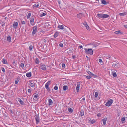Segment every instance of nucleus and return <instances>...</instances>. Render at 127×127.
Segmentation results:
<instances>
[{"label":"nucleus","instance_id":"nucleus-1","mask_svg":"<svg viewBox=\"0 0 127 127\" xmlns=\"http://www.w3.org/2000/svg\"><path fill=\"white\" fill-rule=\"evenodd\" d=\"M85 51V53L86 54H90V55H92L93 53V51L91 49H88L86 48L84 49Z\"/></svg>","mask_w":127,"mask_h":127},{"label":"nucleus","instance_id":"nucleus-2","mask_svg":"<svg viewBox=\"0 0 127 127\" xmlns=\"http://www.w3.org/2000/svg\"><path fill=\"white\" fill-rule=\"evenodd\" d=\"M51 83V81H48L45 84V87L47 89V91L49 92H50V89L49 87V86Z\"/></svg>","mask_w":127,"mask_h":127},{"label":"nucleus","instance_id":"nucleus-3","mask_svg":"<svg viewBox=\"0 0 127 127\" xmlns=\"http://www.w3.org/2000/svg\"><path fill=\"white\" fill-rule=\"evenodd\" d=\"M113 103V100L111 99H109L106 103L105 105L107 106H110Z\"/></svg>","mask_w":127,"mask_h":127},{"label":"nucleus","instance_id":"nucleus-4","mask_svg":"<svg viewBox=\"0 0 127 127\" xmlns=\"http://www.w3.org/2000/svg\"><path fill=\"white\" fill-rule=\"evenodd\" d=\"M119 64L117 62H115L113 64L112 66L113 67H114L115 68H117L119 67Z\"/></svg>","mask_w":127,"mask_h":127},{"label":"nucleus","instance_id":"nucleus-5","mask_svg":"<svg viewBox=\"0 0 127 127\" xmlns=\"http://www.w3.org/2000/svg\"><path fill=\"white\" fill-rule=\"evenodd\" d=\"M33 30L32 32V33L33 35H34L35 34L37 31V26H34L33 27Z\"/></svg>","mask_w":127,"mask_h":127},{"label":"nucleus","instance_id":"nucleus-6","mask_svg":"<svg viewBox=\"0 0 127 127\" xmlns=\"http://www.w3.org/2000/svg\"><path fill=\"white\" fill-rule=\"evenodd\" d=\"M41 67L43 70H45L46 69V67L45 65L43 64H40Z\"/></svg>","mask_w":127,"mask_h":127},{"label":"nucleus","instance_id":"nucleus-7","mask_svg":"<svg viewBox=\"0 0 127 127\" xmlns=\"http://www.w3.org/2000/svg\"><path fill=\"white\" fill-rule=\"evenodd\" d=\"M35 120L36 121V123L38 124L39 122V115L38 114H36L35 115Z\"/></svg>","mask_w":127,"mask_h":127},{"label":"nucleus","instance_id":"nucleus-8","mask_svg":"<svg viewBox=\"0 0 127 127\" xmlns=\"http://www.w3.org/2000/svg\"><path fill=\"white\" fill-rule=\"evenodd\" d=\"M34 18L33 17H31V19L30 20V23L31 25H34Z\"/></svg>","mask_w":127,"mask_h":127},{"label":"nucleus","instance_id":"nucleus-9","mask_svg":"<svg viewBox=\"0 0 127 127\" xmlns=\"http://www.w3.org/2000/svg\"><path fill=\"white\" fill-rule=\"evenodd\" d=\"M77 16L78 18L81 19L83 17V15L82 13H79L77 15Z\"/></svg>","mask_w":127,"mask_h":127},{"label":"nucleus","instance_id":"nucleus-10","mask_svg":"<svg viewBox=\"0 0 127 127\" xmlns=\"http://www.w3.org/2000/svg\"><path fill=\"white\" fill-rule=\"evenodd\" d=\"M18 101L22 105H24V101H22L20 98H18Z\"/></svg>","mask_w":127,"mask_h":127},{"label":"nucleus","instance_id":"nucleus-11","mask_svg":"<svg viewBox=\"0 0 127 127\" xmlns=\"http://www.w3.org/2000/svg\"><path fill=\"white\" fill-rule=\"evenodd\" d=\"M80 86V85L79 84V83H77V86L76 87V89L77 92H79Z\"/></svg>","mask_w":127,"mask_h":127},{"label":"nucleus","instance_id":"nucleus-12","mask_svg":"<svg viewBox=\"0 0 127 127\" xmlns=\"http://www.w3.org/2000/svg\"><path fill=\"white\" fill-rule=\"evenodd\" d=\"M107 120V118L106 117L102 119V121L104 125H105L106 124Z\"/></svg>","mask_w":127,"mask_h":127},{"label":"nucleus","instance_id":"nucleus-13","mask_svg":"<svg viewBox=\"0 0 127 127\" xmlns=\"http://www.w3.org/2000/svg\"><path fill=\"white\" fill-rule=\"evenodd\" d=\"M18 25V23L17 22H15L14 23L13 25V27L15 28H17V27Z\"/></svg>","mask_w":127,"mask_h":127},{"label":"nucleus","instance_id":"nucleus-14","mask_svg":"<svg viewBox=\"0 0 127 127\" xmlns=\"http://www.w3.org/2000/svg\"><path fill=\"white\" fill-rule=\"evenodd\" d=\"M97 16L98 18L103 19V14H97Z\"/></svg>","mask_w":127,"mask_h":127},{"label":"nucleus","instance_id":"nucleus-15","mask_svg":"<svg viewBox=\"0 0 127 127\" xmlns=\"http://www.w3.org/2000/svg\"><path fill=\"white\" fill-rule=\"evenodd\" d=\"M48 105H51L53 103V102L52 100L51 99H48Z\"/></svg>","mask_w":127,"mask_h":127},{"label":"nucleus","instance_id":"nucleus-16","mask_svg":"<svg viewBox=\"0 0 127 127\" xmlns=\"http://www.w3.org/2000/svg\"><path fill=\"white\" fill-rule=\"evenodd\" d=\"M2 63L4 64H8V63L6 60L5 58H3L2 59Z\"/></svg>","mask_w":127,"mask_h":127},{"label":"nucleus","instance_id":"nucleus-17","mask_svg":"<svg viewBox=\"0 0 127 127\" xmlns=\"http://www.w3.org/2000/svg\"><path fill=\"white\" fill-rule=\"evenodd\" d=\"M26 76L28 77L29 78L31 76V72H29L27 73Z\"/></svg>","mask_w":127,"mask_h":127},{"label":"nucleus","instance_id":"nucleus-18","mask_svg":"<svg viewBox=\"0 0 127 127\" xmlns=\"http://www.w3.org/2000/svg\"><path fill=\"white\" fill-rule=\"evenodd\" d=\"M68 88L67 86L64 85L63 87V90L64 91H66Z\"/></svg>","mask_w":127,"mask_h":127},{"label":"nucleus","instance_id":"nucleus-19","mask_svg":"<svg viewBox=\"0 0 127 127\" xmlns=\"http://www.w3.org/2000/svg\"><path fill=\"white\" fill-rule=\"evenodd\" d=\"M20 79V78L19 77H17V78L16 80H15V84H17L18 82L19 81Z\"/></svg>","mask_w":127,"mask_h":127},{"label":"nucleus","instance_id":"nucleus-20","mask_svg":"<svg viewBox=\"0 0 127 127\" xmlns=\"http://www.w3.org/2000/svg\"><path fill=\"white\" fill-rule=\"evenodd\" d=\"M84 112L83 110H81L80 112V115L81 116H83L84 115Z\"/></svg>","mask_w":127,"mask_h":127},{"label":"nucleus","instance_id":"nucleus-21","mask_svg":"<svg viewBox=\"0 0 127 127\" xmlns=\"http://www.w3.org/2000/svg\"><path fill=\"white\" fill-rule=\"evenodd\" d=\"M59 33L58 31H56L55 32V33L54 34V36L55 38L57 37Z\"/></svg>","mask_w":127,"mask_h":127},{"label":"nucleus","instance_id":"nucleus-22","mask_svg":"<svg viewBox=\"0 0 127 127\" xmlns=\"http://www.w3.org/2000/svg\"><path fill=\"white\" fill-rule=\"evenodd\" d=\"M89 121L90 124H92L95 123L96 122V121L93 119L92 120H89Z\"/></svg>","mask_w":127,"mask_h":127},{"label":"nucleus","instance_id":"nucleus-23","mask_svg":"<svg viewBox=\"0 0 127 127\" xmlns=\"http://www.w3.org/2000/svg\"><path fill=\"white\" fill-rule=\"evenodd\" d=\"M109 16V15L108 14H103V19L108 17Z\"/></svg>","mask_w":127,"mask_h":127},{"label":"nucleus","instance_id":"nucleus-24","mask_svg":"<svg viewBox=\"0 0 127 127\" xmlns=\"http://www.w3.org/2000/svg\"><path fill=\"white\" fill-rule=\"evenodd\" d=\"M58 28L61 29H63L64 28V26L62 25H59Z\"/></svg>","mask_w":127,"mask_h":127},{"label":"nucleus","instance_id":"nucleus-25","mask_svg":"<svg viewBox=\"0 0 127 127\" xmlns=\"http://www.w3.org/2000/svg\"><path fill=\"white\" fill-rule=\"evenodd\" d=\"M7 40L9 42H11V37L10 36H8L7 38Z\"/></svg>","mask_w":127,"mask_h":127},{"label":"nucleus","instance_id":"nucleus-26","mask_svg":"<svg viewBox=\"0 0 127 127\" xmlns=\"http://www.w3.org/2000/svg\"><path fill=\"white\" fill-rule=\"evenodd\" d=\"M127 14L126 12H124L123 13H121L119 14V15L121 16H124Z\"/></svg>","mask_w":127,"mask_h":127},{"label":"nucleus","instance_id":"nucleus-27","mask_svg":"<svg viewBox=\"0 0 127 127\" xmlns=\"http://www.w3.org/2000/svg\"><path fill=\"white\" fill-rule=\"evenodd\" d=\"M101 3L104 5H106L107 3L105 0H102Z\"/></svg>","mask_w":127,"mask_h":127},{"label":"nucleus","instance_id":"nucleus-28","mask_svg":"<svg viewBox=\"0 0 127 127\" xmlns=\"http://www.w3.org/2000/svg\"><path fill=\"white\" fill-rule=\"evenodd\" d=\"M68 110L69 112L70 113H72L73 111V109L71 108L70 107L68 108Z\"/></svg>","mask_w":127,"mask_h":127},{"label":"nucleus","instance_id":"nucleus-29","mask_svg":"<svg viewBox=\"0 0 127 127\" xmlns=\"http://www.w3.org/2000/svg\"><path fill=\"white\" fill-rule=\"evenodd\" d=\"M28 85H30L31 87H33L34 85V84L33 83L31 82H29L28 84Z\"/></svg>","mask_w":127,"mask_h":127},{"label":"nucleus","instance_id":"nucleus-30","mask_svg":"<svg viewBox=\"0 0 127 127\" xmlns=\"http://www.w3.org/2000/svg\"><path fill=\"white\" fill-rule=\"evenodd\" d=\"M114 33L116 34L122 33L120 31V30L116 31L114 32Z\"/></svg>","mask_w":127,"mask_h":127},{"label":"nucleus","instance_id":"nucleus-31","mask_svg":"<svg viewBox=\"0 0 127 127\" xmlns=\"http://www.w3.org/2000/svg\"><path fill=\"white\" fill-rule=\"evenodd\" d=\"M112 73L113 77H116L117 76V74L115 72L113 71L112 72Z\"/></svg>","mask_w":127,"mask_h":127},{"label":"nucleus","instance_id":"nucleus-32","mask_svg":"<svg viewBox=\"0 0 127 127\" xmlns=\"http://www.w3.org/2000/svg\"><path fill=\"white\" fill-rule=\"evenodd\" d=\"M39 5V3H38L37 4H35L33 5V7H34L36 8L38 7Z\"/></svg>","mask_w":127,"mask_h":127},{"label":"nucleus","instance_id":"nucleus-33","mask_svg":"<svg viewBox=\"0 0 127 127\" xmlns=\"http://www.w3.org/2000/svg\"><path fill=\"white\" fill-rule=\"evenodd\" d=\"M39 59L38 58H36L35 60V63L36 64H38L39 63Z\"/></svg>","mask_w":127,"mask_h":127},{"label":"nucleus","instance_id":"nucleus-34","mask_svg":"<svg viewBox=\"0 0 127 127\" xmlns=\"http://www.w3.org/2000/svg\"><path fill=\"white\" fill-rule=\"evenodd\" d=\"M46 14L45 13H42V14L40 15V16L41 17H42L46 15Z\"/></svg>","mask_w":127,"mask_h":127},{"label":"nucleus","instance_id":"nucleus-35","mask_svg":"<svg viewBox=\"0 0 127 127\" xmlns=\"http://www.w3.org/2000/svg\"><path fill=\"white\" fill-rule=\"evenodd\" d=\"M98 92H95V95H94L95 97L96 98L98 96Z\"/></svg>","mask_w":127,"mask_h":127},{"label":"nucleus","instance_id":"nucleus-36","mask_svg":"<svg viewBox=\"0 0 127 127\" xmlns=\"http://www.w3.org/2000/svg\"><path fill=\"white\" fill-rule=\"evenodd\" d=\"M62 67L63 68H65V64L64 63H63L62 64Z\"/></svg>","mask_w":127,"mask_h":127},{"label":"nucleus","instance_id":"nucleus-37","mask_svg":"<svg viewBox=\"0 0 127 127\" xmlns=\"http://www.w3.org/2000/svg\"><path fill=\"white\" fill-rule=\"evenodd\" d=\"M31 13H29L28 14L27 16V18L28 19L30 18V17L31 15Z\"/></svg>","mask_w":127,"mask_h":127},{"label":"nucleus","instance_id":"nucleus-38","mask_svg":"<svg viewBox=\"0 0 127 127\" xmlns=\"http://www.w3.org/2000/svg\"><path fill=\"white\" fill-rule=\"evenodd\" d=\"M33 48V46L32 45H30L29 46V49L30 51L32 50Z\"/></svg>","mask_w":127,"mask_h":127},{"label":"nucleus","instance_id":"nucleus-39","mask_svg":"<svg viewBox=\"0 0 127 127\" xmlns=\"http://www.w3.org/2000/svg\"><path fill=\"white\" fill-rule=\"evenodd\" d=\"M83 25L85 26L86 27V26L87 25H88L87 23L86 22H84L83 23Z\"/></svg>","mask_w":127,"mask_h":127},{"label":"nucleus","instance_id":"nucleus-40","mask_svg":"<svg viewBox=\"0 0 127 127\" xmlns=\"http://www.w3.org/2000/svg\"><path fill=\"white\" fill-rule=\"evenodd\" d=\"M20 66L22 68H23L24 67V64L23 63H21L20 64Z\"/></svg>","mask_w":127,"mask_h":127},{"label":"nucleus","instance_id":"nucleus-41","mask_svg":"<svg viewBox=\"0 0 127 127\" xmlns=\"http://www.w3.org/2000/svg\"><path fill=\"white\" fill-rule=\"evenodd\" d=\"M38 96L39 95H38V94H36L34 95V97L35 98H37Z\"/></svg>","mask_w":127,"mask_h":127},{"label":"nucleus","instance_id":"nucleus-42","mask_svg":"<svg viewBox=\"0 0 127 127\" xmlns=\"http://www.w3.org/2000/svg\"><path fill=\"white\" fill-rule=\"evenodd\" d=\"M58 87L57 86H55L54 88V89L56 90H57L58 89Z\"/></svg>","mask_w":127,"mask_h":127},{"label":"nucleus","instance_id":"nucleus-43","mask_svg":"<svg viewBox=\"0 0 127 127\" xmlns=\"http://www.w3.org/2000/svg\"><path fill=\"white\" fill-rule=\"evenodd\" d=\"M1 69L3 72L4 73L5 72V69L3 67H2L1 68Z\"/></svg>","mask_w":127,"mask_h":127},{"label":"nucleus","instance_id":"nucleus-44","mask_svg":"<svg viewBox=\"0 0 127 127\" xmlns=\"http://www.w3.org/2000/svg\"><path fill=\"white\" fill-rule=\"evenodd\" d=\"M59 46L61 47H63V45L62 43H60L59 44Z\"/></svg>","mask_w":127,"mask_h":127},{"label":"nucleus","instance_id":"nucleus-45","mask_svg":"<svg viewBox=\"0 0 127 127\" xmlns=\"http://www.w3.org/2000/svg\"><path fill=\"white\" fill-rule=\"evenodd\" d=\"M87 29L88 30H90V28L89 26H88V25H87L86 26V27Z\"/></svg>","mask_w":127,"mask_h":127},{"label":"nucleus","instance_id":"nucleus-46","mask_svg":"<svg viewBox=\"0 0 127 127\" xmlns=\"http://www.w3.org/2000/svg\"><path fill=\"white\" fill-rule=\"evenodd\" d=\"M125 120V117H122V118L121 119V120L122 121V122L123 121H124Z\"/></svg>","mask_w":127,"mask_h":127},{"label":"nucleus","instance_id":"nucleus-47","mask_svg":"<svg viewBox=\"0 0 127 127\" xmlns=\"http://www.w3.org/2000/svg\"><path fill=\"white\" fill-rule=\"evenodd\" d=\"M9 111H10V112L11 113L13 114V113H14V112L12 110V109H10L9 110Z\"/></svg>","mask_w":127,"mask_h":127},{"label":"nucleus","instance_id":"nucleus-48","mask_svg":"<svg viewBox=\"0 0 127 127\" xmlns=\"http://www.w3.org/2000/svg\"><path fill=\"white\" fill-rule=\"evenodd\" d=\"M21 23L22 24H25V22L23 21H22Z\"/></svg>","mask_w":127,"mask_h":127},{"label":"nucleus","instance_id":"nucleus-49","mask_svg":"<svg viewBox=\"0 0 127 127\" xmlns=\"http://www.w3.org/2000/svg\"><path fill=\"white\" fill-rule=\"evenodd\" d=\"M90 75H91L92 74V73L90 71H88L87 72Z\"/></svg>","mask_w":127,"mask_h":127},{"label":"nucleus","instance_id":"nucleus-50","mask_svg":"<svg viewBox=\"0 0 127 127\" xmlns=\"http://www.w3.org/2000/svg\"><path fill=\"white\" fill-rule=\"evenodd\" d=\"M91 78V77L90 76H86V78L87 79H89L90 78Z\"/></svg>","mask_w":127,"mask_h":127},{"label":"nucleus","instance_id":"nucleus-51","mask_svg":"<svg viewBox=\"0 0 127 127\" xmlns=\"http://www.w3.org/2000/svg\"><path fill=\"white\" fill-rule=\"evenodd\" d=\"M28 91L29 93H31L32 91L31 89H28Z\"/></svg>","mask_w":127,"mask_h":127},{"label":"nucleus","instance_id":"nucleus-52","mask_svg":"<svg viewBox=\"0 0 127 127\" xmlns=\"http://www.w3.org/2000/svg\"><path fill=\"white\" fill-rule=\"evenodd\" d=\"M97 116L98 117H100L101 116V114L100 113H98L97 115Z\"/></svg>","mask_w":127,"mask_h":127},{"label":"nucleus","instance_id":"nucleus-53","mask_svg":"<svg viewBox=\"0 0 127 127\" xmlns=\"http://www.w3.org/2000/svg\"><path fill=\"white\" fill-rule=\"evenodd\" d=\"M92 74H91V75L93 76L94 77H97V76L96 75H95L94 74H93L92 73Z\"/></svg>","mask_w":127,"mask_h":127},{"label":"nucleus","instance_id":"nucleus-54","mask_svg":"<svg viewBox=\"0 0 127 127\" xmlns=\"http://www.w3.org/2000/svg\"><path fill=\"white\" fill-rule=\"evenodd\" d=\"M107 57L108 58H107V59H108L110 60V59L111 57L110 56H107Z\"/></svg>","mask_w":127,"mask_h":127},{"label":"nucleus","instance_id":"nucleus-55","mask_svg":"<svg viewBox=\"0 0 127 127\" xmlns=\"http://www.w3.org/2000/svg\"><path fill=\"white\" fill-rule=\"evenodd\" d=\"M99 62H102V60L101 59H99Z\"/></svg>","mask_w":127,"mask_h":127},{"label":"nucleus","instance_id":"nucleus-56","mask_svg":"<svg viewBox=\"0 0 127 127\" xmlns=\"http://www.w3.org/2000/svg\"><path fill=\"white\" fill-rule=\"evenodd\" d=\"M79 47L80 48H83V46L81 45H80L79 46Z\"/></svg>","mask_w":127,"mask_h":127},{"label":"nucleus","instance_id":"nucleus-57","mask_svg":"<svg viewBox=\"0 0 127 127\" xmlns=\"http://www.w3.org/2000/svg\"><path fill=\"white\" fill-rule=\"evenodd\" d=\"M75 57V56L73 55L72 56V58L74 59Z\"/></svg>","mask_w":127,"mask_h":127},{"label":"nucleus","instance_id":"nucleus-58","mask_svg":"<svg viewBox=\"0 0 127 127\" xmlns=\"http://www.w3.org/2000/svg\"><path fill=\"white\" fill-rule=\"evenodd\" d=\"M124 26L125 28H127V25H124Z\"/></svg>","mask_w":127,"mask_h":127},{"label":"nucleus","instance_id":"nucleus-59","mask_svg":"<svg viewBox=\"0 0 127 127\" xmlns=\"http://www.w3.org/2000/svg\"><path fill=\"white\" fill-rule=\"evenodd\" d=\"M60 1L59 0H58V2L59 4H60Z\"/></svg>","mask_w":127,"mask_h":127},{"label":"nucleus","instance_id":"nucleus-60","mask_svg":"<svg viewBox=\"0 0 127 127\" xmlns=\"http://www.w3.org/2000/svg\"><path fill=\"white\" fill-rule=\"evenodd\" d=\"M15 60H13L12 63L13 64H14L15 63Z\"/></svg>","mask_w":127,"mask_h":127},{"label":"nucleus","instance_id":"nucleus-61","mask_svg":"<svg viewBox=\"0 0 127 127\" xmlns=\"http://www.w3.org/2000/svg\"><path fill=\"white\" fill-rule=\"evenodd\" d=\"M85 98H84V97L82 99V100L83 101L84 100H85Z\"/></svg>","mask_w":127,"mask_h":127},{"label":"nucleus","instance_id":"nucleus-62","mask_svg":"<svg viewBox=\"0 0 127 127\" xmlns=\"http://www.w3.org/2000/svg\"><path fill=\"white\" fill-rule=\"evenodd\" d=\"M86 57H87L88 59H89V60H90V59L89 58V57L87 56H86Z\"/></svg>","mask_w":127,"mask_h":127},{"label":"nucleus","instance_id":"nucleus-63","mask_svg":"<svg viewBox=\"0 0 127 127\" xmlns=\"http://www.w3.org/2000/svg\"><path fill=\"white\" fill-rule=\"evenodd\" d=\"M5 25V24H2V26H4Z\"/></svg>","mask_w":127,"mask_h":127},{"label":"nucleus","instance_id":"nucleus-64","mask_svg":"<svg viewBox=\"0 0 127 127\" xmlns=\"http://www.w3.org/2000/svg\"><path fill=\"white\" fill-rule=\"evenodd\" d=\"M71 50L70 49V50H69V51H68L67 53H70V51Z\"/></svg>","mask_w":127,"mask_h":127}]
</instances>
